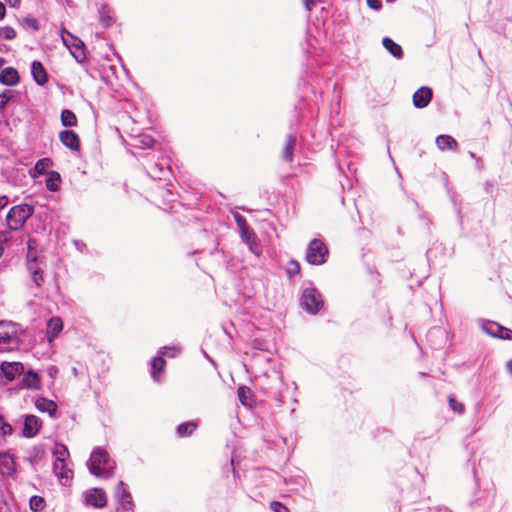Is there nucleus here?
I'll return each mask as SVG.
<instances>
[{
    "instance_id": "2eb2a0df",
    "label": "nucleus",
    "mask_w": 512,
    "mask_h": 512,
    "mask_svg": "<svg viewBox=\"0 0 512 512\" xmlns=\"http://www.w3.org/2000/svg\"><path fill=\"white\" fill-rule=\"evenodd\" d=\"M436 145L439 150L457 151L459 148L458 142L450 135H439L436 137Z\"/></svg>"
},
{
    "instance_id": "72a5a7b5",
    "label": "nucleus",
    "mask_w": 512,
    "mask_h": 512,
    "mask_svg": "<svg viewBox=\"0 0 512 512\" xmlns=\"http://www.w3.org/2000/svg\"><path fill=\"white\" fill-rule=\"evenodd\" d=\"M16 37V31L10 26L0 28V38L5 40H13Z\"/></svg>"
},
{
    "instance_id": "c03bdc74",
    "label": "nucleus",
    "mask_w": 512,
    "mask_h": 512,
    "mask_svg": "<svg viewBox=\"0 0 512 512\" xmlns=\"http://www.w3.org/2000/svg\"><path fill=\"white\" fill-rule=\"evenodd\" d=\"M304 6L308 12L312 10V7L314 5V0H303Z\"/></svg>"
},
{
    "instance_id": "ea45409f",
    "label": "nucleus",
    "mask_w": 512,
    "mask_h": 512,
    "mask_svg": "<svg viewBox=\"0 0 512 512\" xmlns=\"http://www.w3.org/2000/svg\"><path fill=\"white\" fill-rule=\"evenodd\" d=\"M431 98H413V103L417 108H424L426 107Z\"/></svg>"
},
{
    "instance_id": "c85d7f7f",
    "label": "nucleus",
    "mask_w": 512,
    "mask_h": 512,
    "mask_svg": "<svg viewBox=\"0 0 512 512\" xmlns=\"http://www.w3.org/2000/svg\"><path fill=\"white\" fill-rule=\"evenodd\" d=\"M300 271H301V266L297 260L291 259L287 263L286 274L289 278H292V277L298 275L300 273Z\"/></svg>"
},
{
    "instance_id": "f257e3e1",
    "label": "nucleus",
    "mask_w": 512,
    "mask_h": 512,
    "mask_svg": "<svg viewBox=\"0 0 512 512\" xmlns=\"http://www.w3.org/2000/svg\"><path fill=\"white\" fill-rule=\"evenodd\" d=\"M88 468L96 477L109 478L113 474L115 463L106 450L98 448L91 453Z\"/></svg>"
},
{
    "instance_id": "09e8293b",
    "label": "nucleus",
    "mask_w": 512,
    "mask_h": 512,
    "mask_svg": "<svg viewBox=\"0 0 512 512\" xmlns=\"http://www.w3.org/2000/svg\"><path fill=\"white\" fill-rule=\"evenodd\" d=\"M11 98H0V108L4 109L5 105Z\"/></svg>"
},
{
    "instance_id": "c756f323",
    "label": "nucleus",
    "mask_w": 512,
    "mask_h": 512,
    "mask_svg": "<svg viewBox=\"0 0 512 512\" xmlns=\"http://www.w3.org/2000/svg\"><path fill=\"white\" fill-rule=\"evenodd\" d=\"M52 165L50 158H41L36 162L35 170L38 174H44L49 166Z\"/></svg>"
},
{
    "instance_id": "ddd939ff",
    "label": "nucleus",
    "mask_w": 512,
    "mask_h": 512,
    "mask_svg": "<svg viewBox=\"0 0 512 512\" xmlns=\"http://www.w3.org/2000/svg\"><path fill=\"white\" fill-rule=\"evenodd\" d=\"M41 421L34 415H27L24 421L23 435L27 438L34 437L41 428Z\"/></svg>"
},
{
    "instance_id": "3c124183",
    "label": "nucleus",
    "mask_w": 512,
    "mask_h": 512,
    "mask_svg": "<svg viewBox=\"0 0 512 512\" xmlns=\"http://www.w3.org/2000/svg\"><path fill=\"white\" fill-rule=\"evenodd\" d=\"M30 25H31L34 29H37V28H38L37 20L32 19V20L30 21Z\"/></svg>"
},
{
    "instance_id": "7ed1b4c3",
    "label": "nucleus",
    "mask_w": 512,
    "mask_h": 512,
    "mask_svg": "<svg viewBox=\"0 0 512 512\" xmlns=\"http://www.w3.org/2000/svg\"><path fill=\"white\" fill-rule=\"evenodd\" d=\"M34 209L29 204L13 206L6 217L7 225L10 230L18 231L23 228L26 221L33 215Z\"/></svg>"
},
{
    "instance_id": "f704fd0d",
    "label": "nucleus",
    "mask_w": 512,
    "mask_h": 512,
    "mask_svg": "<svg viewBox=\"0 0 512 512\" xmlns=\"http://www.w3.org/2000/svg\"><path fill=\"white\" fill-rule=\"evenodd\" d=\"M1 464L8 470H13L14 461L6 452H0Z\"/></svg>"
},
{
    "instance_id": "9b49d317",
    "label": "nucleus",
    "mask_w": 512,
    "mask_h": 512,
    "mask_svg": "<svg viewBox=\"0 0 512 512\" xmlns=\"http://www.w3.org/2000/svg\"><path fill=\"white\" fill-rule=\"evenodd\" d=\"M86 502L94 507L102 508L107 504L106 493L102 489L93 488L86 493Z\"/></svg>"
},
{
    "instance_id": "5fc2aeb1",
    "label": "nucleus",
    "mask_w": 512,
    "mask_h": 512,
    "mask_svg": "<svg viewBox=\"0 0 512 512\" xmlns=\"http://www.w3.org/2000/svg\"><path fill=\"white\" fill-rule=\"evenodd\" d=\"M65 2H66L67 5H70L71 0H65Z\"/></svg>"
},
{
    "instance_id": "864d4df0",
    "label": "nucleus",
    "mask_w": 512,
    "mask_h": 512,
    "mask_svg": "<svg viewBox=\"0 0 512 512\" xmlns=\"http://www.w3.org/2000/svg\"><path fill=\"white\" fill-rule=\"evenodd\" d=\"M3 253H4V248L2 245H0V257L3 255Z\"/></svg>"
},
{
    "instance_id": "0eeeda50",
    "label": "nucleus",
    "mask_w": 512,
    "mask_h": 512,
    "mask_svg": "<svg viewBox=\"0 0 512 512\" xmlns=\"http://www.w3.org/2000/svg\"><path fill=\"white\" fill-rule=\"evenodd\" d=\"M61 38L64 45L70 50L73 57L78 62H82L85 59L83 42L66 30H62Z\"/></svg>"
},
{
    "instance_id": "79ce46f5",
    "label": "nucleus",
    "mask_w": 512,
    "mask_h": 512,
    "mask_svg": "<svg viewBox=\"0 0 512 512\" xmlns=\"http://www.w3.org/2000/svg\"><path fill=\"white\" fill-rule=\"evenodd\" d=\"M9 200L8 197L5 195L0 196V210L5 208L8 204Z\"/></svg>"
},
{
    "instance_id": "4468645a",
    "label": "nucleus",
    "mask_w": 512,
    "mask_h": 512,
    "mask_svg": "<svg viewBox=\"0 0 512 512\" xmlns=\"http://www.w3.org/2000/svg\"><path fill=\"white\" fill-rule=\"evenodd\" d=\"M63 329V321L60 317H52L47 323V338L49 342H52L58 337L59 333Z\"/></svg>"
},
{
    "instance_id": "f8f14e48",
    "label": "nucleus",
    "mask_w": 512,
    "mask_h": 512,
    "mask_svg": "<svg viewBox=\"0 0 512 512\" xmlns=\"http://www.w3.org/2000/svg\"><path fill=\"white\" fill-rule=\"evenodd\" d=\"M27 269L31 274L32 280L37 287H40L44 282L43 270L37 257L27 260Z\"/></svg>"
},
{
    "instance_id": "58836bf2",
    "label": "nucleus",
    "mask_w": 512,
    "mask_h": 512,
    "mask_svg": "<svg viewBox=\"0 0 512 512\" xmlns=\"http://www.w3.org/2000/svg\"><path fill=\"white\" fill-rule=\"evenodd\" d=\"M270 508L274 512H289V509L278 501H272L270 503Z\"/></svg>"
},
{
    "instance_id": "a211bd4d",
    "label": "nucleus",
    "mask_w": 512,
    "mask_h": 512,
    "mask_svg": "<svg viewBox=\"0 0 512 512\" xmlns=\"http://www.w3.org/2000/svg\"><path fill=\"white\" fill-rule=\"evenodd\" d=\"M19 75L16 69L7 67L0 72V82L5 85H14L18 82Z\"/></svg>"
},
{
    "instance_id": "aec40b11",
    "label": "nucleus",
    "mask_w": 512,
    "mask_h": 512,
    "mask_svg": "<svg viewBox=\"0 0 512 512\" xmlns=\"http://www.w3.org/2000/svg\"><path fill=\"white\" fill-rule=\"evenodd\" d=\"M296 145V137L293 135H288L285 139L284 148L282 151V159L288 162H291L293 159V151Z\"/></svg>"
},
{
    "instance_id": "b1692460",
    "label": "nucleus",
    "mask_w": 512,
    "mask_h": 512,
    "mask_svg": "<svg viewBox=\"0 0 512 512\" xmlns=\"http://www.w3.org/2000/svg\"><path fill=\"white\" fill-rule=\"evenodd\" d=\"M237 395L244 406H252V391L247 386H240L237 389Z\"/></svg>"
},
{
    "instance_id": "e433bc0d",
    "label": "nucleus",
    "mask_w": 512,
    "mask_h": 512,
    "mask_svg": "<svg viewBox=\"0 0 512 512\" xmlns=\"http://www.w3.org/2000/svg\"><path fill=\"white\" fill-rule=\"evenodd\" d=\"M36 245H37V241L35 239L31 238L27 241V246H28L27 260L32 259L33 257H37L36 252L34 251Z\"/></svg>"
},
{
    "instance_id": "8fccbe9b",
    "label": "nucleus",
    "mask_w": 512,
    "mask_h": 512,
    "mask_svg": "<svg viewBox=\"0 0 512 512\" xmlns=\"http://www.w3.org/2000/svg\"><path fill=\"white\" fill-rule=\"evenodd\" d=\"M507 370L512 375V359L507 362Z\"/></svg>"
},
{
    "instance_id": "20e7f679",
    "label": "nucleus",
    "mask_w": 512,
    "mask_h": 512,
    "mask_svg": "<svg viewBox=\"0 0 512 512\" xmlns=\"http://www.w3.org/2000/svg\"><path fill=\"white\" fill-rule=\"evenodd\" d=\"M19 345L16 326L11 322H0V352H8Z\"/></svg>"
},
{
    "instance_id": "6e6552de",
    "label": "nucleus",
    "mask_w": 512,
    "mask_h": 512,
    "mask_svg": "<svg viewBox=\"0 0 512 512\" xmlns=\"http://www.w3.org/2000/svg\"><path fill=\"white\" fill-rule=\"evenodd\" d=\"M118 505L116 512H133V501L131 494L127 491L125 484L120 481L117 486Z\"/></svg>"
},
{
    "instance_id": "a19ab883",
    "label": "nucleus",
    "mask_w": 512,
    "mask_h": 512,
    "mask_svg": "<svg viewBox=\"0 0 512 512\" xmlns=\"http://www.w3.org/2000/svg\"><path fill=\"white\" fill-rule=\"evenodd\" d=\"M371 9L379 10L382 7L381 0H366Z\"/></svg>"
},
{
    "instance_id": "c9c22d12",
    "label": "nucleus",
    "mask_w": 512,
    "mask_h": 512,
    "mask_svg": "<svg viewBox=\"0 0 512 512\" xmlns=\"http://www.w3.org/2000/svg\"><path fill=\"white\" fill-rule=\"evenodd\" d=\"M12 431V426L5 421V418L2 415H0V434L10 435Z\"/></svg>"
},
{
    "instance_id": "f03ea898",
    "label": "nucleus",
    "mask_w": 512,
    "mask_h": 512,
    "mask_svg": "<svg viewBox=\"0 0 512 512\" xmlns=\"http://www.w3.org/2000/svg\"><path fill=\"white\" fill-rule=\"evenodd\" d=\"M56 460L53 463V471L62 485H69L73 479V470L68 467L69 451L65 445L58 444L53 450Z\"/></svg>"
},
{
    "instance_id": "6e6d98bb",
    "label": "nucleus",
    "mask_w": 512,
    "mask_h": 512,
    "mask_svg": "<svg viewBox=\"0 0 512 512\" xmlns=\"http://www.w3.org/2000/svg\"><path fill=\"white\" fill-rule=\"evenodd\" d=\"M0 96H1V97H4V96H7V95H6V93H5V92H2V93L0 94Z\"/></svg>"
},
{
    "instance_id": "a878e982",
    "label": "nucleus",
    "mask_w": 512,
    "mask_h": 512,
    "mask_svg": "<svg viewBox=\"0 0 512 512\" xmlns=\"http://www.w3.org/2000/svg\"><path fill=\"white\" fill-rule=\"evenodd\" d=\"M61 181L60 174L57 171H50L46 179V187L50 191H57Z\"/></svg>"
},
{
    "instance_id": "473e14b6",
    "label": "nucleus",
    "mask_w": 512,
    "mask_h": 512,
    "mask_svg": "<svg viewBox=\"0 0 512 512\" xmlns=\"http://www.w3.org/2000/svg\"><path fill=\"white\" fill-rule=\"evenodd\" d=\"M494 336L504 339L511 340L512 339V330L500 325H497V333L493 334Z\"/></svg>"
},
{
    "instance_id": "423d86ee",
    "label": "nucleus",
    "mask_w": 512,
    "mask_h": 512,
    "mask_svg": "<svg viewBox=\"0 0 512 512\" xmlns=\"http://www.w3.org/2000/svg\"><path fill=\"white\" fill-rule=\"evenodd\" d=\"M301 305L310 314H317L323 306L322 296L315 288H307L301 296Z\"/></svg>"
},
{
    "instance_id": "393cba45",
    "label": "nucleus",
    "mask_w": 512,
    "mask_h": 512,
    "mask_svg": "<svg viewBox=\"0 0 512 512\" xmlns=\"http://www.w3.org/2000/svg\"><path fill=\"white\" fill-rule=\"evenodd\" d=\"M165 364H166V362H165L164 358L161 356L155 357L152 360L151 376L153 377L154 380H159V374L164 370Z\"/></svg>"
},
{
    "instance_id": "1a4fd4ad",
    "label": "nucleus",
    "mask_w": 512,
    "mask_h": 512,
    "mask_svg": "<svg viewBox=\"0 0 512 512\" xmlns=\"http://www.w3.org/2000/svg\"><path fill=\"white\" fill-rule=\"evenodd\" d=\"M0 370L7 381H13L17 376L23 373L24 366L20 362L4 361L0 365Z\"/></svg>"
},
{
    "instance_id": "603ef678",
    "label": "nucleus",
    "mask_w": 512,
    "mask_h": 512,
    "mask_svg": "<svg viewBox=\"0 0 512 512\" xmlns=\"http://www.w3.org/2000/svg\"><path fill=\"white\" fill-rule=\"evenodd\" d=\"M72 372H73V374H74V376H75V377H77V376H78V371H77V369H76V368H73V369H72Z\"/></svg>"
},
{
    "instance_id": "f3484780",
    "label": "nucleus",
    "mask_w": 512,
    "mask_h": 512,
    "mask_svg": "<svg viewBox=\"0 0 512 512\" xmlns=\"http://www.w3.org/2000/svg\"><path fill=\"white\" fill-rule=\"evenodd\" d=\"M198 423L194 420L186 421L177 426V435L181 438L190 437L197 430Z\"/></svg>"
},
{
    "instance_id": "4c0bfd02",
    "label": "nucleus",
    "mask_w": 512,
    "mask_h": 512,
    "mask_svg": "<svg viewBox=\"0 0 512 512\" xmlns=\"http://www.w3.org/2000/svg\"><path fill=\"white\" fill-rule=\"evenodd\" d=\"M412 96H433V91L428 86H422L417 89Z\"/></svg>"
},
{
    "instance_id": "37998d69",
    "label": "nucleus",
    "mask_w": 512,
    "mask_h": 512,
    "mask_svg": "<svg viewBox=\"0 0 512 512\" xmlns=\"http://www.w3.org/2000/svg\"><path fill=\"white\" fill-rule=\"evenodd\" d=\"M237 222L240 225V227L242 229V232L246 233V222H245V220L241 216H238L237 217Z\"/></svg>"
},
{
    "instance_id": "9d476101",
    "label": "nucleus",
    "mask_w": 512,
    "mask_h": 512,
    "mask_svg": "<svg viewBox=\"0 0 512 512\" xmlns=\"http://www.w3.org/2000/svg\"><path fill=\"white\" fill-rule=\"evenodd\" d=\"M61 143L72 151L80 149V138L77 133L72 130H64L59 134Z\"/></svg>"
},
{
    "instance_id": "4be33fe9",
    "label": "nucleus",
    "mask_w": 512,
    "mask_h": 512,
    "mask_svg": "<svg viewBox=\"0 0 512 512\" xmlns=\"http://www.w3.org/2000/svg\"><path fill=\"white\" fill-rule=\"evenodd\" d=\"M38 410L41 412H47L49 415H53L57 410V404L46 398H38L35 403Z\"/></svg>"
},
{
    "instance_id": "bb28decb",
    "label": "nucleus",
    "mask_w": 512,
    "mask_h": 512,
    "mask_svg": "<svg viewBox=\"0 0 512 512\" xmlns=\"http://www.w3.org/2000/svg\"><path fill=\"white\" fill-rule=\"evenodd\" d=\"M61 122L64 126L73 127L77 125V117L71 110H63L61 113Z\"/></svg>"
},
{
    "instance_id": "de8ad7c7",
    "label": "nucleus",
    "mask_w": 512,
    "mask_h": 512,
    "mask_svg": "<svg viewBox=\"0 0 512 512\" xmlns=\"http://www.w3.org/2000/svg\"><path fill=\"white\" fill-rule=\"evenodd\" d=\"M6 12L5 5L0 2V20L4 18Z\"/></svg>"
},
{
    "instance_id": "39448f33",
    "label": "nucleus",
    "mask_w": 512,
    "mask_h": 512,
    "mask_svg": "<svg viewBox=\"0 0 512 512\" xmlns=\"http://www.w3.org/2000/svg\"><path fill=\"white\" fill-rule=\"evenodd\" d=\"M329 251L320 239L310 241L306 251V260L311 265H322L327 261Z\"/></svg>"
},
{
    "instance_id": "412c9836",
    "label": "nucleus",
    "mask_w": 512,
    "mask_h": 512,
    "mask_svg": "<svg viewBox=\"0 0 512 512\" xmlns=\"http://www.w3.org/2000/svg\"><path fill=\"white\" fill-rule=\"evenodd\" d=\"M40 384L41 381L38 374L33 371L27 372L22 378V385L27 389H38Z\"/></svg>"
},
{
    "instance_id": "cd10ccee",
    "label": "nucleus",
    "mask_w": 512,
    "mask_h": 512,
    "mask_svg": "<svg viewBox=\"0 0 512 512\" xmlns=\"http://www.w3.org/2000/svg\"><path fill=\"white\" fill-rule=\"evenodd\" d=\"M29 505L32 511L39 512L45 508L46 503L43 497L34 495L30 498Z\"/></svg>"
},
{
    "instance_id": "5701e85b",
    "label": "nucleus",
    "mask_w": 512,
    "mask_h": 512,
    "mask_svg": "<svg viewBox=\"0 0 512 512\" xmlns=\"http://www.w3.org/2000/svg\"><path fill=\"white\" fill-rule=\"evenodd\" d=\"M99 21L105 28L110 27L113 24V12L108 6H102L99 9Z\"/></svg>"
},
{
    "instance_id": "6ab92c4d",
    "label": "nucleus",
    "mask_w": 512,
    "mask_h": 512,
    "mask_svg": "<svg viewBox=\"0 0 512 512\" xmlns=\"http://www.w3.org/2000/svg\"><path fill=\"white\" fill-rule=\"evenodd\" d=\"M382 44L393 57L397 59H401L403 57L402 47L396 42H394L391 38H383Z\"/></svg>"
},
{
    "instance_id": "7c9ffc66",
    "label": "nucleus",
    "mask_w": 512,
    "mask_h": 512,
    "mask_svg": "<svg viewBox=\"0 0 512 512\" xmlns=\"http://www.w3.org/2000/svg\"><path fill=\"white\" fill-rule=\"evenodd\" d=\"M45 456V449L42 445L35 446L32 450V454L30 456L31 461L37 463L42 460Z\"/></svg>"
},
{
    "instance_id": "2f4dec72",
    "label": "nucleus",
    "mask_w": 512,
    "mask_h": 512,
    "mask_svg": "<svg viewBox=\"0 0 512 512\" xmlns=\"http://www.w3.org/2000/svg\"><path fill=\"white\" fill-rule=\"evenodd\" d=\"M448 402H449L450 408L454 412H456L458 414H462L465 411L464 404L462 402H459L458 400H456L453 396L448 397Z\"/></svg>"
},
{
    "instance_id": "dca6fc26",
    "label": "nucleus",
    "mask_w": 512,
    "mask_h": 512,
    "mask_svg": "<svg viewBox=\"0 0 512 512\" xmlns=\"http://www.w3.org/2000/svg\"><path fill=\"white\" fill-rule=\"evenodd\" d=\"M31 73L33 79L38 85H44L47 81V73L42 63L39 61H33L31 64Z\"/></svg>"
},
{
    "instance_id": "49530a36",
    "label": "nucleus",
    "mask_w": 512,
    "mask_h": 512,
    "mask_svg": "<svg viewBox=\"0 0 512 512\" xmlns=\"http://www.w3.org/2000/svg\"><path fill=\"white\" fill-rule=\"evenodd\" d=\"M6 3L10 6V7H18L19 4H20V0H5Z\"/></svg>"
},
{
    "instance_id": "a18cd8bd",
    "label": "nucleus",
    "mask_w": 512,
    "mask_h": 512,
    "mask_svg": "<svg viewBox=\"0 0 512 512\" xmlns=\"http://www.w3.org/2000/svg\"><path fill=\"white\" fill-rule=\"evenodd\" d=\"M8 240V232L0 231V245L5 243Z\"/></svg>"
}]
</instances>
